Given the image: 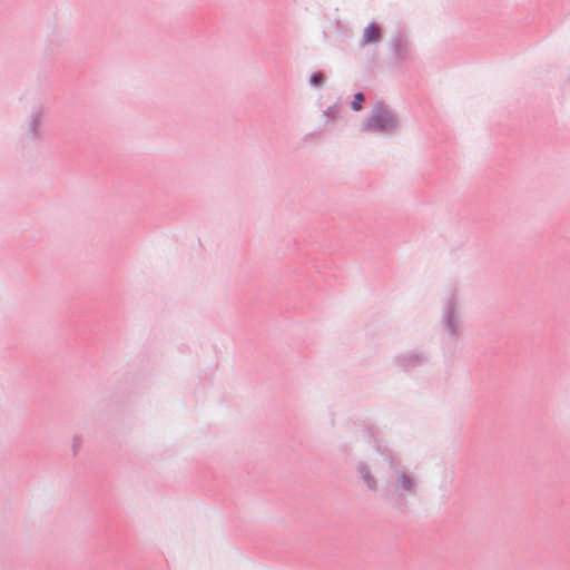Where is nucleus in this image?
<instances>
[{"label":"nucleus","instance_id":"f257e3e1","mask_svg":"<svg viewBox=\"0 0 570 570\" xmlns=\"http://www.w3.org/2000/svg\"><path fill=\"white\" fill-rule=\"evenodd\" d=\"M414 481L405 472L394 471V478L389 481V490L395 495H405L414 490Z\"/></svg>","mask_w":570,"mask_h":570},{"label":"nucleus","instance_id":"f03ea898","mask_svg":"<svg viewBox=\"0 0 570 570\" xmlns=\"http://www.w3.org/2000/svg\"><path fill=\"white\" fill-rule=\"evenodd\" d=\"M395 119L393 115L385 109L376 110L373 116L368 119L366 128L370 130H390L394 128Z\"/></svg>","mask_w":570,"mask_h":570},{"label":"nucleus","instance_id":"7ed1b4c3","mask_svg":"<svg viewBox=\"0 0 570 570\" xmlns=\"http://www.w3.org/2000/svg\"><path fill=\"white\" fill-rule=\"evenodd\" d=\"M380 28L376 24H368L363 32L364 43L376 42L380 38Z\"/></svg>","mask_w":570,"mask_h":570},{"label":"nucleus","instance_id":"20e7f679","mask_svg":"<svg viewBox=\"0 0 570 570\" xmlns=\"http://www.w3.org/2000/svg\"><path fill=\"white\" fill-rule=\"evenodd\" d=\"M360 474L370 490H376L377 482L366 466L360 468Z\"/></svg>","mask_w":570,"mask_h":570},{"label":"nucleus","instance_id":"39448f33","mask_svg":"<svg viewBox=\"0 0 570 570\" xmlns=\"http://www.w3.org/2000/svg\"><path fill=\"white\" fill-rule=\"evenodd\" d=\"M364 101V96L363 94L358 92L354 96V99L352 101V108L354 110H360L362 108V102Z\"/></svg>","mask_w":570,"mask_h":570},{"label":"nucleus","instance_id":"423d86ee","mask_svg":"<svg viewBox=\"0 0 570 570\" xmlns=\"http://www.w3.org/2000/svg\"><path fill=\"white\" fill-rule=\"evenodd\" d=\"M324 80V75L322 72H316L314 75H312L311 77V83L314 85V86H318L323 82Z\"/></svg>","mask_w":570,"mask_h":570}]
</instances>
